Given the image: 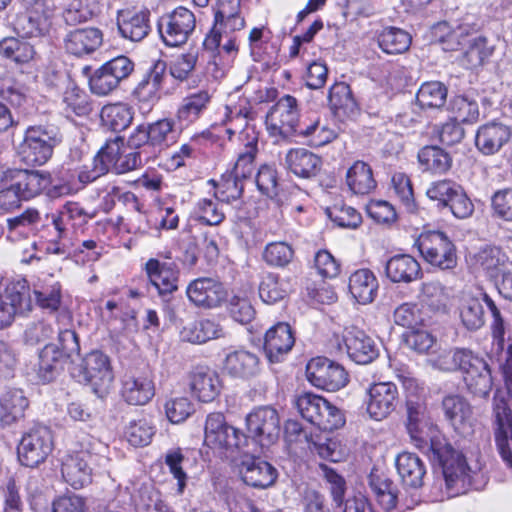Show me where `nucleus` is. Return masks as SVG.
I'll list each match as a JSON object with an SVG mask.
<instances>
[{
  "label": "nucleus",
  "instance_id": "nucleus-1",
  "mask_svg": "<svg viewBox=\"0 0 512 512\" xmlns=\"http://www.w3.org/2000/svg\"><path fill=\"white\" fill-rule=\"evenodd\" d=\"M109 453L107 444L92 435H83L77 441L76 449L62 461L63 479L74 489L89 485L94 475L108 471L111 461Z\"/></svg>",
  "mask_w": 512,
  "mask_h": 512
},
{
  "label": "nucleus",
  "instance_id": "nucleus-2",
  "mask_svg": "<svg viewBox=\"0 0 512 512\" xmlns=\"http://www.w3.org/2000/svg\"><path fill=\"white\" fill-rule=\"evenodd\" d=\"M149 156L144 157V150L126 152L124 141L115 137L106 142L94 156L91 165H85L78 174L81 183L88 184L105 175L110 169L116 174H124L140 168Z\"/></svg>",
  "mask_w": 512,
  "mask_h": 512
},
{
  "label": "nucleus",
  "instance_id": "nucleus-3",
  "mask_svg": "<svg viewBox=\"0 0 512 512\" xmlns=\"http://www.w3.org/2000/svg\"><path fill=\"white\" fill-rule=\"evenodd\" d=\"M61 142L59 131L53 126H30L18 146L21 162L28 166H42L52 157L54 148Z\"/></svg>",
  "mask_w": 512,
  "mask_h": 512
},
{
  "label": "nucleus",
  "instance_id": "nucleus-4",
  "mask_svg": "<svg viewBox=\"0 0 512 512\" xmlns=\"http://www.w3.org/2000/svg\"><path fill=\"white\" fill-rule=\"evenodd\" d=\"M204 443L221 455H234L248 445V437L230 425L221 412L207 415L204 427Z\"/></svg>",
  "mask_w": 512,
  "mask_h": 512
},
{
  "label": "nucleus",
  "instance_id": "nucleus-5",
  "mask_svg": "<svg viewBox=\"0 0 512 512\" xmlns=\"http://www.w3.org/2000/svg\"><path fill=\"white\" fill-rule=\"evenodd\" d=\"M432 452V459L442 467L448 493L455 496L465 493L471 484L470 468L462 453L454 450L451 445L440 446L432 442L427 448Z\"/></svg>",
  "mask_w": 512,
  "mask_h": 512
},
{
  "label": "nucleus",
  "instance_id": "nucleus-6",
  "mask_svg": "<svg viewBox=\"0 0 512 512\" xmlns=\"http://www.w3.org/2000/svg\"><path fill=\"white\" fill-rule=\"evenodd\" d=\"M296 406L301 416L323 431H332L345 423L342 412L322 396L303 393L298 396Z\"/></svg>",
  "mask_w": 512,
  "mask_h": 512
},
{
  "label": "nucleus",
  "instance_id": "nucleus-7",
  "mask_svg": "<svg viewBox=\"0 0 512 512\" xmlns=\"http://www.w3.org/2000/svg\"><path fill=\"white\" fill-rule=\"evenodd\" d=\"M404 387L407 390V431L415 445L420 449L430 446L433 441L430 431L432 424L427 414V408L424 401L414 393L417 385L414 379H406Z\"/></svg>",
  "mask_w": 512,
  "mask_h": 512
},
{
  "label": "nucleus",
  "instance_id": "nucleus-8",
  "mask_svg": "<svg viewBox=\"0 0 512 512\" xmlns=\"http://www.w3.org/2000/svg\"><path fill=\"white\" fill-rule=\"evenodd\" d=\"M417 246L423 259L441 270H450L457 265L456 247L442 231H428L417 238Z\"/></svg>",
  "mask_w": 512,
  "mask_h": 512
},
{
  "label": "nucleus",
  "instance_id": "nucleus-9",
  "mask_svg": "<svg viewBox=\"0 0 512 512\" xmlns=\"http://www.w3.org/2000/svg\"><path fill=\"white\" fill-rule=\"evenodd\" d=\"M399 392L391 381H374L364 393L363 406L367 416L374 421L387 419L397 408Z\"/></svg>",
  "mask_w": 512,
  "mask_h": 512
},
{
  "label": "nucleus",
  "instance_id": "nucleus-10",
  "mask_svg": "<svg viewBox=\"0 0 512 512\" xmlns=\"http://www.w3.org/2000/svg\"><path fill=\"white\" fill-rule=\"evenodd\" d=\"M298 122V103L291 95L281 97L266 115L267 130L273 137L286 139L299 134Z\"/></svg>",
  "mask_w": 512,
  "mask_h": 512
},
{
  "label": "nucleus",
  "instance_id": "nucleus-11",
  "mask_svg": "<svg viewBox=\"0 0 512 512\" xmlns=\"http://www.w3.org/2000/svg\"><path fill=\"white\" fill-rule=\"evenodd\" d=\"M17 450L22 465L31 468L38 466L53 450L51 430L44 425H35L22 436Z\"/></svg>",
  "mask_w": 512,
  "mask_h": 512
},
{
  "label": "nucleus",
  "instance_id": "nucleus-12",
  "mask_svg": "<svg viewBox=\"0 0 512 512\" xmlns=\"http://www.w3.org/2000/svg\"><path fill=\"white\" fill-rule=\"evenodd\" d=\"M246 428L249 438L262 448L273 445L280 435V418L278 412L270 406L254 409L246 416Z\"/></svg>",
  "mask_w": 512,
  "mask_h": 512
},
{
  "label": "nucleus",
  "instance_id": "nucleus-13",
  "mask_svg": "<svg viewBox=\"0 0 512 512\" xmlns=\"http://www.w3.org/2000/svg\"><path fill=\"white\" fill-rule=\"evenodd\" d=\"M78 377L79 381L91 385L98 396L107 394L114 378L108 356L99 350L88 353L82 360Z\"/></svg>",
  "mask_w": 512,
  "mask_h": 512
},
{
  "label": "nucleus",
  "instance_id": "nucleus-14",
  "mask_svg": "<svg viewBox=\"0 0 512 512\" xmlns=\"http://www.w3.org/2000/svg\"><path fill=\"white\" fill-rule=\"evenodd\" d=\"M306 376L315 387L332 392L348 383L345 369L325 357L311 359L306 366Z\"/></svg>",
  "mask_w": 512,
  "mask_h": 512
},
{
  "label": "nucleus",
  "instance_id": "nucleus-15",
  "mask_svg": "<svg viewBox=\"0 0 512 512\" xmlns=\"http://www.w3.org/2000/svg\"><path fill=\"white\" fill-rule=\"evenodd\" d=\"M463 353L459 368L463 373L468 389L479 396H485L492 388L491 371L486 361L475 355L471 350L460 348Z\"/></svg>",
  "mask_w": 512,
  "mask_h": 512
},
{
  "label": "nucleus",
  "instance_id": "nucleus-16",
  "mask_svg": "<svg viewBox=\"0 0 512 512\" xmlns=\"http://www.w3.org/2000/svg\"><path fill=\"white\" fill-rule=\"evenodd\" d=\"M188 299L198 307H218L227 297L224 285L215 278L201 277L189 283L186 289Z\"/></svg>",
  "mask_w": 512,
  "mask_h": 512
},
{
  "label": "nucleus",
  "instance_id": "nucleus-17",
  "mask_svg": "<svg viewBox=\"0 0 512 512\" xmlns=\"http://www.w3.org/2000/svg\"><path fill=\"white\" fill-rule=\"evenodd\" d=\"M155 395L153 374L149 368L125 375L122 382V396L131 405H145Z\"/></svg>",
  "mask_w": 512,
  "mask_h": 512
},
{
  "label": "nucleus",
  "instance_id": "nucleus-18",
  "mask_svg": "<svg viewBox=\"0 0 512 512\" xmlns=\"http://www.w3.org/2000/svg\"><path fill=\"white\" fill-rule=\"evenodd\" d=\"M493 411L497 429L495 438L499 453L512 469V413L504 398L494 397Z\"/></svg>",
  "mask_w": 512,
  "mask_h": 512
},
{
  "label": "nucleus",
  "instance_id": "nucleus-19",
  "mask_svg": "<svg viewBox=\"0 0 512 512\" xmlns=\"http://www.w3.org/2000/svg\"><path fill=\"white\" fill-rule=\"evenodd\" d=\"M295 344L294 331L290 324L278 322L264 336V352L271 363L282 362Z\"/></svg>",
  "mask_w": 512,
  "mask_h": 512
},
{
  "label": "nucleus",
  "instance_id": "nucleus-20",
  "mask_svg": "<svg viewBox=\"0 0 512 512\" xmlns=\"http://www.w3.org/2000/svg\"><path fill=\"white\" fill-rule=\"evenodd\" d=\"M512 128L498 121H490L478 127L475 134V146L485 155L497 154L511 139Z\"/></svg>",
  "mask_w": 512,
  "mask_h": 512
},
{
  "label": "nucleus",
  "instance_id": "nucleus-21",
  "mask_svg": "<svg viewBox=\"0 0 512 512\" xmlns=\"http://www.w3.org/2000/svg\"><path fill=\"white\" fill-rule=\"evenodd\" d=\"M343 342L349 358L357 364L366 365L379 356V347L365 331L352 327L343 335Z\"/></svg>",
  "mask_w": 512,
  "mask_h": 512
},
{
  "label": "nucleus",
  "instance_id": "nucleus-22",
  "mask_svg": "<svg viewBox=\"0 0 512 512\" xmlns=\"http://www.w3.org/2000/svg\"><path fill=\"white\" fill-rule=\"evenodd\" d=\"M30 307L28 288L24 282L9 284L0 293V329L9 326L17 313Z\"/></svg>",
  "mask_w": 512,
  "mask_h": 512
},
{
  "label": "nucleus",
  "instance_id": "nucleus-23",
  "mask_svg": "<svg viewBox=\"0 0 512 512\" xmlns=\"http://www.w3.org/2000/svg\"><path fill=\"white\" fill-rule=\"evenodd\" d=\"M145 270L149 283L155 287L160 296L177 291L180 271L175 263H161L157 259H149L145 264Z\"/></svg>",
  "mask_w": 512,
  "mask_h": 512
},
{
  "label": "nucleus",
  "instance_id": "nucleus-24",
  "mask_svg": "<svg viewBox=\"0 0 512 512\" xmlns=\"http://www.w3.org/2000/svg\"><path fill=\"white\" fill-rule=\"evenodd\" d=\"M226 116L228 122L231 124L230 127L227 128V133L229 137L236 133L239 130V141L244 147L243 151L249 152V150L253 149L254 153L258 152V136L259 133L255 129L254 126L248 124V119L251 118L250 109L244 107H234L233 109L226 106Z\"/></svg>",
  "mask_w": 512,
  "mask_h": 512
},
{
  "label": "nucleus",
  "instance_id": "nucleus-25",
  "mask_svg": "<svg viewBox=\"0 0 512 512\" xmlns=\"http://www.w3.org/2000/svg\"><path fill=\"white\" fill-rule=\"evenodd\" d=\"M223 372L237 379H250L261 370L257 354L245 349H238L226 354L223 360Z\"/></svg>",
  "mask_w": 512,
  "mask_h": 512
},
{
  "label": "nucleus",
  "instance_id": "nucleus-26",
  "mask_svg": "<svg viewBox=\"0 0 512 512\" xmlns=\"http://www.w3.org/2000/svg\"><path fill=\"white\" fill-rule=\"evenodd\" d=\"M167 71V64L162 59L153 60L142 80L135 87L133 94L139 101L154 104L159 100L158 92Z\"/></svg>",
  "mask_w": 512,
  "mask_h": 512
},
{
  "label": "nucleus",
  "instance_id": "nucleus-27",
  "mask_svg": "<svg viewBox=\"0 0 512 512\" xmlns=\"http://www.w3.org/2000/svg\"><path fill=\"white\" fill-rule=\"evenodd\" d=\"M190 388L202 402H211L220 393L219 375L207 366L195 367L190 373Z\"/></svg>",
  "mask_w": 512,
  "mask_h": 512
},
{
  "label": "nucleus",
  "instance_id": "nucleus-28",
  "mask_svg": "<svg viewBox=\"0 0 512 512\" xmlns=\"http://www.w3.org/2000/svg\"><path fill=\"white\" fill-rule=\"evenodd\" d=\"M443 409L456 431L463 435L472 431L474 424L473 412L465 398L459 395L447 396L443 400Z\"/></svg>",
  "mask_w": 512,
  "mask_h": 512
},
{
  "label": "nucleus",
  "instance_id": "nucleus-29",
  "mask_svg": "<svg viewBox=\"0 0 512 512\" xmlns=\"http://www.w3.org/2000/svg\"><path fill=\"white\" fill-rule=\"evenodd\" d=\"M239 472L245 484L260 489L273 485L278 475L270 463L255 458L243 461Z\"/></svg>",
  "mask_w": 512,
  "mask_h": 512
},
{
  "label": "nucleus",
  "instance_id": "nucleus-30",
  "mask_svg": "<svg viewBox=\"0 0 512 512\" xmlns=\"http://www.w3.org/2000/svg\"><path fill=\"white\" fill-rule=\"evenodd\" d=\"M321 158L304 148H296L288 151L285 157L286 168L301 178H312L321 169Z\"/></svg>",
  "mask_w": 512,
  "mask_h": 512
},
{
  "label": "nucleus",
  "instance_id": "nucleus-31",
  "mask_svg": "<svg viewBox=\"0 0 512 512\" xmlns=\"http://www.w3.org/2000/svg\"><path fill=\"white\" fill-rule=\"evenodd\" d=\"M387 277L394 283H410L419 278L421 267L418 261L407 254L391 257L385 265Z\"/></svg>",
  "mask_w": 512,
  "mask_h": 512
},
{
  "label": "nucleus",
  "instance_id": "nucleus-32",
  "mask_svg": "<svg viewBox=\"0 0 512 512\" xmlns=\"http://www.w3.org/2000/svg\"><path fill=\"white\" fill-rule=\"evenodd\" d=\"M397 472L404 485L419 488L423 485L426 467L418 455L403 452L396 458Z\"/></svg>",
  "mask_w": 512,
  "mask_h": 512
},
{
  "label": "nucleus",
  "instance_id": "nucleus-33",
  "mask_svg": "<svg viewBox=\"0 0 512 512\" xmlns=\"http://www.w3.org/2000/svg\"><path fill=\"white\" fill-rule=\"evenodd\" d=\"M328 101L333 114L338 118H352L358 113V104L351 88L344 82L335 83L329 89Z\"/></svg>",
  "mask_w": 512,
  "mask_h": 512
},
{
  "label": "nucleus",
  "instance_id": "nucleus-34",
  "mask_svg": "<svg viewBox=\"0 0 512 512\" xmlns=\"http://www.w3.org/2000/svg\"><path fill=\"white\" fill-rule=\"evenodd\" d=\"M378 281L369 269H359L349 277V291L359 304H369L376 297Z\"/></svg>",
  "mask_w": 512,
  "mask_h": 512
},
{
  "label": "nucleus",
  "instance_id": "nucleus-35",
  "mask_svg": "<svg viewBox=\"0 0 512 512\" xmlns=\"http://www.w3.org/2000/svg\"><path fill=\"white\" fill-rule=\"evenodd\" d=\"M67 358L56 344H46L39 352L37 375L42 382L52 381L63 369Z\"/></svg>",
  "mask_w": 512,
  "mask_h": 512
},
{
  "label": "nucleus",
  "instance_id": "nucleus-36",
  "mask_svg": "<svg viewBox=\"0 0 512 512\" xmlns=\"http://www.w3.org/2000/svg\"><path fill=\"white\" fill-rule=\"evenodd\" d=\"M208 90H198L184 97L177 109L176 117L186 125L197 121L211 102Z\"/></svg>",
  "mask_w": 512,
  "mask_h": 512
},
{
  "label": "nucleus",
  "instance_id": "nucleus-37",
  "mask_svg": "<svg viewBox=\"0 0 512 512\" xmlns=\"http://www.w3.org/2000/svg\"><path fill=\"white\" fill-rule=\"evenodd\" d=\"M225 332L218 321L215 319H201L186 325L181 331L183 340L202 344L207 341L224 337Z\"/></svg>",
  "mask_w": 512,
  "mask_h": 512
},
{
  "label": "nucleus",
  "instance_id": "nucleus-38",
  "mask_svg": "<svg viewBox=\"0 0 512 512\" xmlns=\"http://www.w3.org/2000/svg\"><path fill=\"white\" fill-rule=\"evenodd\" d=\"M38 306L49 312H55L61 305V284L52 275H46L34 284L33 290Z\"/></svg>",
  "mask_w": 512,
  "mask_h": 512
},
{
  "label": "nucleus",
  "instance_id": "nucleus-39",
  "mask_svg": "<svg viewBox=\"0 0 512 512\" xmlns=\"http://www.w3.org/2000/svg\"><path fill=\"white\" fill-rule=\"evenodd\" d=\"M255 183L259 192L282 205L288 202L284 189L278 182V173L274 166L263 164L255 176Z\"/></svg>",
  "mask_w": 512,
  "mask_h": 512
},
{
  "label": "nucleus",
  "instance_id": "nucleus-40",
  "mask_svg": "<svg viewBox=\"0 0 512 512\" xmlns=\"http://www.w3.org/2000/svg\"><path fill=\"white\" fill-rule=\"evenodd\" d=\"M16 184L22 198L30 200L45 193V188L51 184V173L45 170H24Z\"/></svg>",
  "mask_w": 512,
  "mask_h": 512
},
{
  "label": "nucleus",
  "instance_id": "nucleus-41",
  "mask_svg": "<svg viewBox=\"0 0 512 512\" xmlns=\"http://www.w3.org/2000/svg\"><path fill=\"white\" fill-rule=\"evenodd\" d=\"M346 182L355 194L366 195L376 188L371 167L363 162L356 161L347 171Z\"/></svg>",
  "mask_w": 512,
  "mask_h": 512
},
{
  "label": "nucleus",
  "instance_id": "nucleus-42",
  "mask_svg": "<svg viewBox=\"0 0 512 512\" xmlns=\"http://www.w3.org/2000/svg\"><path fill=\"white\" fill-rule=\"evenodd\" d=\"M240 0L232 2V6L220 2L219 9L215 12L214 25L209 32H238L244 28L245 21L237 13Z\"/></svg>",
  "mask_w": 512,
  "mask_h": 512
},
{
  "label": "nucleus",
  "instance_id": "nucleus-43",
  "mask_svg": "<svg viewBox=\"0 0 512 512\" xmlns=\"http://www.w3.org/2000/svg\"><path fill=\"white\" fill-rule=\"evenodd\" d=\"M504 264L505 255L495 246H485L473 256L474 268L483 271L489 278H495Z\"/></svg>",
  "mask_w": 512,
  "mask_h": 512
},
{
  "label": "nucleus",
  "instance_id": "nucleus-44",
  "mask_svg": "<svg viewBox=\"0 0 512 512\" xmlns=\"http://www.w3.org/2000/svg\"><path fill=\"white\" fill-rule=\"evenodd\" d=\"M418 161L425 171L434 174L447 172L452 164L450 155L438 146H425L418 152Z\"/></svg>",
  "mask_w": 512,
  "mask_h": 512
},
{
  "label": "nucleus",
  "instance_id": "nucleus-45",
  "mask_svg": "<svg viewBox=\"0 0 512 512\" xmlns=\"http://www.w3.org/2000/svg\"><path fill=\"white\" fill-rule=\"evenodd\" d=\"M460 317L468 330L475 331L481 328L485 323V312L481 299L472 294L464 295L460 305Z\"/></svg>",
  "mask_w": 512,
  "mask_h": 512
},
{
  "label": "nucleus",
  "instance_id": "nucleus-46",
  "mask_svg": "<svg viewBox=\"0 0 512 512\" xmlns=\"http://www.w3.org/2000/svg\"><path fill=\"white\" fill-rule=\"evenodd\" d=\"M193 32L195 29L194 14L184 7H178L171 14L160 17L157 21L158 32Z\"/></svg>",
  "mask_w": 512,
  "mask_h": 512
},
{
  "label": "nucleus",
  "instance_id": "nucleus-47",
  "mask_svg": "<svg viewBox=\"0 0 512 512\" xmlns=\"http://www.w3.org/2000/svg\"><path fill=\"white\" fill-rule=\"evenodd\" d=\"M0 400L4 411V425H11L22 418L29 405L28 399L19 389L6 391Z\"/></svg>",
  "mask_w": 512,
  "mask_h": 512
},
{
  "label": "nucleus",
  "instance_id": "nucleus-48",
  "mask_svg": "<svg viewBox=\"0 0 512 512\" xmlns=\"http://www.w3.org/2000/svg\"><path fill=\"white\" fill-rule=\"evenodd\" d=\"M100 116L103 124L115 132L125 130L133 119L131 108L123 103L104 106Z\"/></svg>",
  "mask_w": 512,
  "mask_h": 512
},
{
  "label": "nucleus",
  "instance_id": "nucleus-49",
  "mask_svg": "<svg viewBox=\"0 0 512 512\" xmlns=\"http://www.w3.org/2000/svg\"><path fill=\"white\" fill-rule=\"evenodd\" d=\"M446 98V87L437 81L422 84L416 94V102L422 109L441 108L445 104Z\"/></svg>",
  "mask_w": 512,
  "mask_h": 512
},
{
  "label": "nucleus",
  "instance_id": "nucleus-50",
  "mask_svg": "<svg viewBox=\"0 0 512 512\" xmlns=\"http://www.w3.org/2000/svg\"><path fill=\"white\" fill-rule=\"evenodd\" d=\"M370 487L375 494L376 500L385 511H391L396 507L398 489L392 480L388 478H370Z\"/></svg>",
  "mask_w": 512,
  "mask_h": 512
},
{
  "label": "nucleus",
  "instance_id": "nucleus-51",
  "mask_svg": "<svg viewBox=\"0 0 512 512\" xmlns=\"http://www.w3.org/2000/svg\"><path fill=\"white\" fill-rule=\"evenodd\" d=\"M39 222L40 213L32 208L25 210L20 215L8 218V238L15 240L17 237L27 236Z\"/></svg>",
  "mask_w": 512,
  "mask_h": 512
},
{
  "label": "nucleus",
  "instance_id": "nucleus-52",
  "mask_svg": "<svg viewBox=\"0 0 512 512\" xmlns=\"http://www.w3.org/2000/svg\"><path fill=\"white\" fill-rule=\"evenodd\" d=\"M216 187L215 196L222 202L238 200L244 191V179L227 171L218 182L211 181Z\"/></svg>",
  "mask_w": 512,
  "mask_h": 512
},
{
  "label": "nucleus",
  "instance_id": "nucleus-53",
  "mask_svg": "<svg viewBox=\"0 0 512 512\" xmlns=\"http://www.w3.org/2000/svg\"><path fill=\"white\" fill-rule=\"evenodd\" d=\"M24 39L15 36L5 37L0 41V54L18 63L29 61L33 58L34 50Z\"/></svg>",
  "mask_w": 512,
  "mask_h": 512
},
{
  "label": "nucleus",
  "instance_id": "nucleus-54",
  "mask_svg": "<svg viewBox=\"0 0 512 512\" xmlns=\"http://www.w3.org/2000/svg\"><path fill=\"white\" fill-rule=\"evenodd\" d=\"M102 41V34H67L64 39L67 52L76 56L94 52Z\"/></svg>",
  "mask_w": 512,
  "mask_h": 512
},
{
  "label": "nucleus",
  "instance_id": "nucleus-55",
  "mask_svg": "<svg viewBox=\"0 0 512 512\" xmlns=\"http://www.w3.org/2000/svg\"><path fill=\"white\" fill-rule=\"evenodd\" d=\"M288 294V283L277 275L269 273L262 278L259 285V296L263 302L274 304L284 299Z\"/></svg>",
  "mask_w": 512,
  "mask_h": 512
},
{
  "label": "nucleus",
  "instance_id": "nucleus-56",
  "mask_svg": "<svg viewBox=\"0 0 512 512\" xmlns=\"http://www.w3.org/2000/svg\"><path fill=\"white\" fill-rule=\"evenodd\" d=\"M453 119L461 123H474L479 119L477 102L467 96H455L450 102Z\"/></svg>",
  "mask_w": 512,
  "mask_h": 512
},
{
  "label": "nucleus",
  "instance_id": "nucleus-57",
  "mask_svg": "<svg viewBox=\"0 0 512 512\" xmlns=\"http://www.w3.org/2000/svg\"><path fill=\"white\" fill-rule=\"evenodd\" d=\"M294 257V250L290 244L283 241L268 243L263 251V260L272 267H285Z\"/></svg>",
  "mask_w": 512,
  "mask_h": 512
},
{
  "label": "nucleus",
  "instance_id": "nucleus-58",
  "mask_svg": "<svg viewBox=\"0 0 512 512\" xmlns=\"http://www.w3.org/2000/svg\"><path fill=\"white\" fill-rule=\"evenodd\" d=\"M460 187L459 184L452 180L443 179L432 182L426 190L427 197L437 202V207L440 209L446 208L455 197L456 190Z\"/></svg>",
  "mask_w": 512,
  "mask_h": 512
},
{
  "label": "nucleus",
  "instance_id": "nucleus-59",
  "mask_svg": "<svg viewBox=\"0 0 512 512\" xmlns=\"http://www.w3.org/2000/svg\"><path fill=\"white\" fill-rule=\"evenodd\" d=\"M63 102L77 116L88 115L91 111L89 96L76 84L69 82L63 95Z\"/></svg>",
  "mask_w": 512,
  "mask_h": 512
},
{
  "label": "nucleus",
  "instance_id": "nucleus-60",
  "mask_svg": "<svg viewBox=\"0 0 512 512\" xmlns=\"http://www.w3.org/2000/svg\"><path fill=\"white\" fill-rule=\"evenodd\" d=\"M420 298L431 309L439 311L445 309L449 295L441 283L430 281L422 284Z\"/></svg>",
  "mask_w": 512,
  "mask_h": 512
},
{
  "label": "nucleus",
  "instance_id": "nucleus-61",
  "mask_svg": "<svg viewBox=\"0 0 512 512\" xmlns=\"http://www.w3.org/2000/svg\"><path fill=\"white\" fill-rule=\"evenodd\" d=\"M197 220L201 224L218 226L225 219L221 205L208 198H202L196 203Z\"/></svg>",
  "mask_w": 512,
  "mask_h": 512
},
{
  "label": "nucleus",
  "instance_id": "nucleus-62",
  "mask_svg": "<svg viewBox=\"0 0 512 512\" xmlns=\"http://www.w3.org/2000/svg\"><path fill=\"white\" fill-rule=\"evenodd\" d=\"M393 321L398 326L414 330L422 324L423 318L416 303L406 302L395 308Z\"/></svg>",
  "mask_w": 512,
  "mask_h": 512
},
{
  "label": "nucleus",
  "instance_id": "nucleus-63",
  "mask_svg": "<svg viewBox=\"0 0 512 512\" xmlns=\"http://www.w3.org/2000/svg\"><path fill=\"white\" fill-rule=\"evenodd\" d=\"M155 430L146 419L133 420L125 431L127 441L135 447L146 446L151 442Z\"/></svg>",
  "mask_w": 512,
  "mask_h": 512
},
{
  "label": "nucleus",
  "instance_id": "nucleus-64",
  "mask_svg": "<svg viewBox=\"0 0 512 512\" xmlns=\"http://www.w3.org/2000/svg\"><path fill=\"white\" fill-rule=\"evenodd\" d=\"M119 86V82L102 65L89 78L90 91L97 96H107Z\"/></svg>",
  "mask_w": 512,
  "mask_h": 512
}]
</instances>
